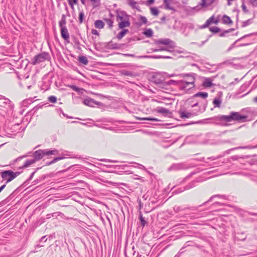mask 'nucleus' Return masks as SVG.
Segmentation results:
<instances>
[{
	"instance_id": "obj_1",
	"label": "nucleus",
	"mask_w": 257,
	"mask_h": 257,
	"mask_svg": "<svg viewBox=\"0 0 257 257\" xmlns=\"http://www.w3.org/2000/svg\"><path fill=\"white\" fill-rule=\"evenodd\" d=\"M247 116L245 115H241L238 112L232 111L229 115H218L201 120L204 123H207V121H214L216 124L227 125L226 122L232 121H236L240 122L246 121Z\"/></svg>"
},
{
	"instance_id": "obj_2",
	"label": "nucleus",
	"mask_w": 257,
	"mask_h": 257,
	"mask_svg": "<svg viewBox=\"0 0 257 257\" xmlns=\"http://www.w3.org/2000/svg\"><path fill=\"white\" fill-rule=\"evenodd\" d=\"M184 80L179 81H175L170 80L166 82V84L168 85H176L181 90H189L195 87V80L196 74L194 73H185L182 74Z\"/></svg>"
},
{
	"instance_id": "obj_3",
	"label": "nucleus",
	"mask_w": 257,
	"mask_h": 257,
	"mask_svg": "<svg viewBox=\"0 0 257 257\" xmlns=\"http://www.w3.org/2000/svg\"><path fill=\"white\" fill-rule=\"evenodd\" d=\"M58 154L59 151L56 149L52 150L48 149L39 150L34 152V160L36 162L41 160L45 156L56 155Z\"/></svg>"
},
{
	"instance_id": "obj_4",
	"label": "nucleus",
	"mask_w": 257,
	"mask_h": 257,
	"mask_svg": "<svg viewBox=\"0 0 257 257\" xmlns=\"http://www.w3.org/2000/svg\"><path fill=\"white\" fill-rule=\"evenodd\" d=\"M214 197H218L224 199H227V197L225 195H215L211 196L207 201L204 202L202 205H199L198 206L184 207L182 206H175L174 207V210L176 213H178L181 211L185 210L186 209H188L191 211H196L199 207L201 206L202 205L206 204L207 203L209 202H210Z\"/></svg>"
},
{
	"instance_id": "obj_5",
	"label": "nucleus",
	"mask_w": 257,
	"mask_h": 257,
	"mask_svg": "<svg viewBox=\"0 0 257 257\" xmlns=\"http://www.w3.org/2000/svg\"><path fill=\"white\" fill-rule=\"evenodd\" d=\"M20 174L19 172H14L12 170H5L1 172V177L3 181H6V184L8 183Z\"/></svg>"
},
{
	"instance_id": "obj_6",
	"label": "nucleus",
	"mask_w": 257,
	"mask_h": 257,
	"mask_svg": "<svg viewBox=\"0 0 257 257\" xmlns=\"http://www.w3.org/2000/svg\"><path fill=\"white\" fill-rule=\"evenodd\" d=\"M65 24L66 21L65 19H62L59 23V27L61 28V35L65 42L69 43V34Z\"/></svg>"
},
{
	"instance_id": "obj_7",
	"label": "nucleus",
	"mask_w": 257,
	"mask_h": 257,
	"mask_svg": "<svg viewBox=\"0 0 257 257\" xmlns=\"http://www.w3.org/2000/svg\"><path fill=\"white\" fill-rule=\"evenodd\" d=\"M50 58L48 53L43 52L36 55L31 59V64L35 65L41 62H44L45 60Z\"/></svg>"
},
{
	"instance_id": "obj_8",
	"label": "nucleus",
	"mask_w": 257,
	"mask_h": 257,
	"mask_svg": "<svg viewBox=\"0 0 257 257\" xmlns=\"http://www.w3.org/2000/svg\"><path fill=\"white\" fill-rule=\"evenodd\" d=\"M150 81L156 84H163L164 83V77L159 74H153L150 79Z\"/></svg>"
},
{
	"instance_id": "obj_9",
	"label": "nucleus",
	"mask_w": 257,
	"mask_h": 257,
	"mask_svg": "<svg viewBox=\"0 0 257 257\" xmlns=\"http://www.w3.org/2000/svg\"><path fill=\"white\" fill-rule=\"evenodd\" d=\"M20 124L16 123L14 125H11V127L10 128H8V131L6 133V134H0V136L1 137H4V136H6L10 137V136L12 135V133H19L20 129Z\"/></svg>"
},
{
	"instance_id": "obj_10",
	"label": "nucleus",
	"mask_w": 257,
	"mask_h": 257,
	"mask_svg": "<svg viewBox=\"0 0 257 257\" xmlns=\"http://www.w3.org/2000/svg\"><path fill=\"white\" fill-rule=\"evenodd\" d=\"M155 43L157 45L163 44L169 46L170 48L175 47V43L168 38L160 39L155 41Z\"/></svg>"
},
{
	"instance_id": "obj_11",
	"label": "nucleus",
	"mask_w": 257,
	"mask_h": 257,
	"mask_svg": "<svg viewBox=\"0 0 257 257\" xmlns=\"http://www.w3.org/2000/svg\"><path fill=\"white\" fill-rule=\"evenodd\" d=\"M189 168L186 164L183 163L173 164L169 168V171H178L181 170H186Z\"/></svg>"
},
{
	"instance_id": "obj_12",
	"label": "nucleus",
	"mask_w": 257,
	"mask_h": 257,
	"mask_svg": "<svg viewBox=\"0 0 257 257\" xmlns=\"http://www.w3.org/2000/svg\"><path fill=\"white\" fill-rule=\"evenodd\" d=\"M116 21H123L129 20V16L123 11H117Z\"/></svg>"
},
{
	"instance_id": "obj_13",
	"label": "nucleus",
	"mask_w": 257,
	"mask_h": 257,
	"mask_svg": "<svg viewBox=\"0 0 257 257\" xmlns=\"http://www.w3.org/2000/svg\"><path fill=\"white\" fill-rule=\"evenodd\" d=\"M83 104L87 106L94 107L95 105H100L102 103L91 98H87L83 100Z\"/></svg>"
},
{
	"instance_id": "obj_14",
	"label": "nucleus",
	"mask_w": 257,
	"mask_h": 257,
	"mask_svg": "<svg viewBox=\"0 0 257 257\" xmlns=\"http://www.w3.org/2000/svg\"><path fill=\"white\" fill-rule=\"evenodd\" d=\"M255 148H257V144L254 146L247 145V146H240V147H235V148H233L226 150V151H225L223 153V155H224L225 154H229L231 151H232L233 150H235L253 149H255Z\"/></svg>"
},
{
	"instance_id": "obj_15",
	"label": "nucleus",
	"mask_w": 257,
	"mask_h": 257,
	"mask_svg": "<svg viewBox=\"0 0 257 257\" xmlns=\"http://www.w3.org/2000/svg\"><path fill=\"white\" fill-rule=\"evenodd\" d=\"M15 197L14 192L12 193L8 197L5 199L0 202V206H4L7 204H9L10 202L13 201Z\"/></svg>"
},
{
	"instance_id": "obj_16",
	"label": "nucleus",
	"mask_w": 257,
	"mask_h": 257,
	"mask_svg": "<svg viewBox=\"0 0 257 257\" xmlns=\"http://www.w3.org/2000/svg\"><path fill=\"white\" fill-rule=\"evenodd\" d=\"M178 113L180 114V117L181 118H190L193 115H196V113H191V112H185L182 110H179L178 111Z\"/></svg>"
},
{
	"instance_id": "obj_17",
	"label": "nucleus",
	"mask_w": 257,
	"mask_h": 257,
	"mask_svg": "<svg viewBox=\"0 0 257 257\" xmlns=\"http://www.w3.org/2000/svg\"><path fill=\"white\" fill-rule=\"evenodd\" d=\"M11 100L6 97L0 95V106L4 107L6 105L10 104Z\"/></svg>"
},
{
	"instance_id": "obj_18",
	"label": "nucleus",
	"mask_w": 257,
	"mask_h": 257,
	"mask_svg": "<svg viewBox=\"0 0 257 257\" xmlns=\"http://www.w3.org/2000/svg\"><path fill=\"white\" fill-rule=\"evenodd\" d=\"M157 110L158 113L163 114L165 116H168L171 114V112L170 111L169 109L165 108L163 107H158L157 108Z\"/></svg>"
},
{
	"instance_id": "obj_19",
	"label": "nucleus",
	"mask_w": 257,
	"mask_h": 257,
	"mask_svg": "<svg viewBox=\"0 0 257 257\" xmlns=\"http://www.w3.org/2000/svg\"><path fill=\"white\" fill-rule=\"evenodd\" d=\"M51 177V175L50 174H44V175H43L39 177L36 180H35L33 182V183L34 184H38V183H41L42 181H43L45 179H46V178H47L48 177Z\"/></svg>"
},
{
	"instance_id": "obj_20",
	"label": "nucleus",
	"mask_w": 257,
	"mask_h": 257,
	"mask_svg": "<svg viewBox=\"0 0 257 257\" xmlns=\"http://www.w3.org/2000/svg\"><path fill=\"white\" fill-rule=\"evenodd\" d=\"M131 23L129 21V20L120 21L118 23V27L119 29H123L125 27H129L130 26Z\"/></svg>"
},
{
	"instance_id": "obj_21",
	"label": "nucleus",
	"mask_w": 257,
	"mask_h": 257,
	"mask_svg": "<svg viewBox=\"0 0 257 257\" xmlns=\"http://www.w3.org/2000/svg\"><path fill=\"white\" fill-rule=\"evenodd\" d=\"M253 34V33H251V34H247V35H244L243 36H242V37L240 38L239 39H238V40H237L235 42H234L228 48V50H227V51H230L231 50H232L234 47H235V44L236 43H237L238 41L246 38V37H249V36H252Z\"/></svg>"
},
{
	"instance_id": "obj_22",
	"label": "nucleus",
	"mask_w": 257,
	"mask_h": 257,
	"mask_svg": "<svg viewBox=\"0 0 257 257\" xmlns=\"http://www.w3.org/2000/svg\"><path fill=\"white\" fill-rule=\"evenodd\" d=\"M35 162H36L35 161L34 159L27 160H26L24 164L22 167H20V169H23L28 167L32 164L35 163Z\"/></svg>"
},
{
	"instance_id": "obj_23",
	"label": "nucleus",
	"mask_w": 257,
	"mask_h": 257,
	"mask_svg": "<svg viewBox=\"0 0 257 257\" xmlns=\"http://www.w3.org/2000/svg\"><path fill=\"white\" fill-rule=\"evenodd\" d=\"M121 44L113 43L112 42H110L108 43V47L112 49H119L121 48Z\"/></svg>"
},
{
	"instance_id": "obj_24",
	"label": "nucleus",
	"mask_w": 257,
	"mask_h": 257,
	"mask_svg": "<svg viewBox=\"0 0 257 257\" xmlns=\"http://www.w3.org/2000/svg\"><path fill=\"white\" fill-rule=\"evenodd\" d=\"M199 181L197 180H195L192 181L191 182L189 183L188 185H187L185 187L186 190L190 189L194 187H195L197 183Z\"/></svg>"
},
{
	"instance_id": "obj_25",
	"label": "nucleus",
	"mask_w": 257,
	"mask_h": 257,
	"mask_svg": "<svg viewBox=\"0 0 257 257\" xmlns=\"http://www.w3.org/2000/svg\"><path fill=\"white\" fill-rule=\"evenodd\" d=\"M144 35L147 38H150L153 36V30L149 28V29H146L144 32Z\"/></svg>"
},
{
	"instance_id": "obj_26",
	"label": "nucleus",
	"mask_w": 257,
	"mask_h": 257,
	"mask_svg": "<svg viewBox=\"0 0 257 257\" xmlns=\"http://www.w3.org/2000/svg\"><path fill=\"white\" fill-rule=\"evenodd\" d=\"M122 29V30L116 36V38L118 40L121 39L124 36V35L129 32L128 29Z\"/></svg>"
},
{
	"instance_id": "obj_27",
	"label": "nucleus",
	"mask_w": 257,
	"mask_h": 257,
	"mask_svg": "<svg viewBox=\"0 0 257 257\" xmlns=\"http://www.w3.org/2000/svg\"><path fill=\"white\" fill-rule=\"evenodd\" d=\"M222 22L225 24H231L232 23V21H231L230 18L227 15H224L222 17Z\"/></svg>"
},
{
	"instance_id": "obj_28",
	"label": "nucleus",
	"mask_w": 257,
	"mask_h": 257,
	"mask_svg": "<svg viewBox=\"0 0 257 257\" xmlns=\"http://www.w3.org/2000/svg\"><path fill=\"white\" fill-rule=\"evenodd\" d=\"M78 60L80 63L85 65H87L88 63V60L87 57L84 56H79Z\"/></svg>"
},
{
	"instance_id": "obj_29",
	"label": "nucleus",
	"mask_w": 257,
	"mask_h": 257,
	"mask_svg": "<svg viewBox=\"0 0 257 257\" xmlns=\"http://www.w3.org/2000/svg\"><path fill=\"white\" fill-rule=\"evenodd\" d=\"M95 27L98 29H102L104 26V22L101 20H96L94 23Z\"/></svg>"
},
{
	"instance_id": "obj_30",
	"label": "nucleus",
	"mask_w": 257,
	"mask_h": 257,
	"mask_svg": "<svg viewBox=\"0 0 257 257\" xmlns=\"http://www.w3.org/2000/svg\"><path fill=\"white\" fill-rule=\"evenodd\" d=\"M221 103V100L219 97H215L213 100V104L215 107H219Z\"/></svg>"
},
{
	"instance_id": "obj_31",
	"label": "nucleus",
	"mask_w": 257,
	"mask_h": 257,
	"mask_svg": "<svg viewBox=\"0 0 257 257\" xmlns=\"http://www.w3.org/2000/svg\"><path fill=\"white\" fill-rule=\"evenodd\" d=\"M129 1V5L132 7L133 9H135L137 10L138 11H140V8L139 6H137V2H136L134 0H128Z\"/></svg>"
},
{
	"instance_id": "obj_32",
	"label": "nucleus",
	"mask_w": 257,
	"mask_h": 257,
	"mask_svg": "<svg viewBox=\"0 0 257 257\" xmlns=\"http://www.w3.org/2000/svg\"><path fill=\"white\" fill-rule=\"evenodd\" d=\"M208 96V93L206 92H199L193 95L194 97H201L203 98H206Z\"/></svg>"
},
{
	"instance_id": "obj_33",
	"label": "nucleus",
	"mask_w": 257,
	"mask_h": 257,
	"mask_svg": "<svg viewBox=\"0 0 257 257\" xmlns=\"http://www.w3.org/2000/svg\"><path fill=\"white\" fill-rule=\"evenodd\" d=\"M205 87H210L213 85L212 82L210 78H206L203 82Z\"/></svg>"
},
{
	"instance_id": "obj_34",
	"label": "nucleus",
	"mask_w": 257,
	"mask_h": 257,
	"mask_svg": "<svg viewBox=\"0 0 257 257\" xmlns=\"http://www.w3.org/2000/svg\"><path fill=\"white\" fill-rule=\"evenodd\" d=\"M206 1L207 0H201L200 5L202 7H206L207 6H210L214 3V0H211L208 3H207Z\"/></svg>"
},
{
	"instance_id": "obj_35",
	"label": "nucleus",
	"mask_w": 257,
	"mask_h": 257,
	"mask_svg": "<svg viewBox=\"0 0 257 257\" xmlns=\"http://www.w3.org/2000/svg\"><path fill=\"white\" fill-rule=\"evenodd\" d=\"M235 237L236 238H237V240H244L246 238V236L244 234L243 232H241L240 233H237V235H236Z\"/></svg>"
},
{
	"instance_id": "obj_36",
	"label": "nucleus",
	"mask_w": 257,
	"mask_h": 257,
	"mask_svg": "<svg viewBox=\"0 0 257 257\" xmlns=\"http://www.w3.org/2000/svg\"><path fill=\"white\" fill-rule=\"evenodd\" d=\"M121 74L124 76H134V74L133 72L130 71L123 70L121 71Z\"/></svg>"
},
{
	"instance_id": "obj_37",
	"label": "nucleus",
	"mask_w": 257,
	"mask_h": 257,
	"mask_svg": "<svg viewBox=\"0 0 257 257\" xmlns=\"http://www.w3.org/2000/svg\"><path fill=\"white\" fill-rule=\"evenodd\" d=\"M139 219L141 222V225L143 227H144L145 225L147 224V221L145 220V218L143 216L141 212H140L139 214Z\"/></svg>"
},
{
	"instance_id": "obj_38",
	"label": "nucleus",
	"mask_w": 257,
	"mask_h": 257,
	"mask_svg": "<svg viewBox=\"0 0 257 257\" xmlns=\"http://www.w3.org/2000/svg\"><path fill=\"white\" fill-rule=\"evenodd\" d=\"M139 22L140 23V25L143 24H146L148 22L147 18L143 16H140L139 18Z\"/></svg>"
},
{
	"instance_id": "obj_39",
	"label": "nucleus",
	"mask_w": 257,
	"mask_h": 257,
	"mask_svg": "<svg viewBox=\"0 0 257 257\" xmlns=\"http://www.w3.org/2000/svg\"><path fill=\"white\" fill-rule=\"evenodd\" d=\"M171 0H164V4L165 6V8L167 10H173V8L170 6V3Z\"/></svg>"
},
{
	"instance_id": "obj_40",
	"label": "nucleus",
	"mask_w": 257,
	"mask_h": 257,
	"mask_svg": "<svg viewBox=\"0 0 257 257\" xmlns=\"http://www.w3.org/2000/svg\"><path fill=\"white\" fill-rule=\"evenodd\" d=\"M84 18V13L83 11H81L79 12V17H78L79 22L80 24H81L83 22Z\"/></svg>"
},
{
	"instance_id": "obj_41",
	"label": "nucleus",
	"mask_w": 257,
	"mask_h": 257,
	"mask_svg": "<svg viewBox=\"0 0 257 257\" xmlns=\"http://www.w3.org/2000/svg\"><path fill=\"white\" fill-rule=\"evenodd\" d=\"M139 58H154V59H160V58H163V56H161V55H157V56H148V55H145V56H139Z\"/></svg>"
},
{
	"instance_id": "obj_42",
	"label": "nucleus",
	"mask_w": 257,
	"mask_h": 257,
	"mask_svg": "<svg viewBox=\"0 0 257 257\" xmlns=\"http://www.w3.org/2000/svg\"><path fill=\"white\" fill-rule=\"evenodd\" d=\"M186 190L185 186L184 187H179L172 192L173 194H178Z\"/></svg>"
},
{
	"instance_id": "obj_43",
	"label": "nucleus",
	"mask_w": 257,
	"mask_h": 257,
	"mask_svg": "<svg viewBox=\"0 0 257 257\" xmlns=\"http://www.w3.org/2000/svg\"><path fill=\"white\" fill-rule=\"evenodd\" d=\"M151 12L152 15L157 16L159 13V11L156 8L152 7L151 8Z\"/></svg>"
},
{
	"instance_id": "obj_44",
	"label": "nucleus",
	"mask_w": 257,
	"mask_h": 257,
	"mask_svg": "<svg viewBox=\"0 0 257 257\" xmlns=\"http://www.w3.org/2000/svg\"><path fill=\"white\" fill-rule=\"evenodd\" d=\"M209 30L211 32H212L213 33H217L218 32H220L221 31L220 29L217 27H210Z\"/></svg>"
},
{
	"instance_id": "obj_45",
	"label": "nucleus",
	"mask_w": 257,
	"mask_h": 257,
	"mask_svg": "<svg viewBox=\"0 0 257 257\" xmlns=\"http://www.w3.org/2000/svg\"><path fill=\"white\" fill-rule=\"evenodd\" d=\"M104 20L108 25L109 28L111 29L113 27V20L110 19H105Z\"/></svg>"
},
{
	"instance_id": "obj_46",
	"label": "nucleus",
	"mask_w": 257,
	"mask_h": 257,
	"mask_svg": "<svg viewBox=\"0 0 257 257\" xmlns=\"http://www.w3.org/2000/svg\"><path fill=\"white\" fill-rule=\"evenodd\" d=\"M42 107V105H38L36 106L35 107H34L33 109H32L29 112L32 113L33 114H34L39 109L41 108Z\"/></svg>"
},
{
	"instance_id": "obj_47",
	"label": "nucleus",
	"mask_w": 257,
	"mask_h": 257,
	"mask_svg": "<svg viewBox=\"0 0 257 257\" xmlns=\"http://www.w3.org/2000/svg\"><path fill=\"white\" fill-rule=\"evenodd\" d=\"M252 22V20L251 19H248L246 21H243L242 23V24H241V27L242 28L243 27H245L248 25H249Z\"/></svg>"
},
{
	"instance_id": "obj_48",
	"label": "nucleus",
	"mask_w": 257,
	"mask_h": 257,
	"mask_svg": "<svg viewBox=\"0 0 257 257\" xmlns=\"http://www.w3.org/2000/svg\"><path fill=\"white\" fill-rule=\"evenodd\" d=\"M69 5L72 9H73L74 5H77L78 3V0H67Z\"/></svg>"
},
{
	"instance_id": "obj_49",
	"label": "nucleus",
	"mask_w": 257,
	"mask_h": 257,
	"mask_svg": "<svg viewBox=\"0 0 257 257\" xmlns=\"http://www.w3.org/2000/svg\"><path fill=\"white\" fill-rule=\"evenodd\" d=\"M234 30V29H233V28L225 30L223 32L220 33L219 34V36L220 37H224V36H225L226 34L229 33Z\"/></svg>"
},
{
	"instance_id": "obj_50",
	"label": "nucleus",
	"mask_w": 257,
	"mask_h": 257,
	"mask_svg": "<svg viewBox=\"0 0 257 257\" xmlns=\"http://www.w3.org/2000/svg\"><path fill=\"white\" fill-rule=\"evenodd\" d=\"M48 99L49 101L51 103H55L57 101V98L54 95L50 96Z\"/></svg>"
},
{
	"instance_id": "obj_51",
	"label": "nucleus",
	"mask_w": 257,
	"mask_h": 257,
	"mask_svg": "<svg viewBox=\"0 0 257 257\" xmlns=\"http://www.w3.org/2000/svg\"><path fill=\"white\" fill-rule=\"evenodd\" d=\"M64 158H65V157H59L55 158L53 160L51 161V163H52V164H53L56 163L57 162H58L60 160H61Z\"/></svg>"
},
{
	"instance_id": "obj_52",
	"label": "nucleus",
	"mask_w": 257,
	"mask_h": 257,
	"mask_svg": "<svg viewBox=\"0 0 257 257\" xmlns=\"http://www.w3.org/2000/svg\"><path fill=\"white\" fill-rule=\"evenodd\" d=\"M39 168H37L34 172H33L31 174V175L30 176L29 178L28 179V180L24 183L25 184L27 183H28L30 181H31L32 178H33L34 177V174H35V173L36 172L37 170H38Z\"/></svg>"
},
{
	"instance_id": "obj_53",
	"label": "nucleus",
	"mask_w": 257,
	"mask_h": 257,
	"mask_svg": "<svg viewBox=\"0 0 257 257\" xmlns=\"http://www.w3.org/2000/svg\"><path fill=\"white\" fill-rule=\"evenodd\" d=\"M92 3V5L94 7L98 6L100 4V0H90Z\"/></svg>"
},
{
	"instance_id": "obj_54",
	"label": "nucleus",
	"mask_w": 257,
	"mask_h": 257,
	"mask_svg": "<svg viewBox=\"0 0 257 257\" xmlns=\"http://www.w3.org/2000/svg\"><path fill=\"white\" fill-rule=\"evenodd\" d=\"M142 119L150 120V121H159V120L157 118L151 117L143 118H142Z\"/></svg>"
},
{
	"instance_id": "obj_55",
	"label": "nucleus",
	"mask_w": 257,
	"mask_h": 257,
	"mask_svg": "<svg viewBox=\"0 0 257 257\" xmlns=\"http://www.w3.org/2000/svg\"><path fill=\"white\" fill-rule=\"evenodd\" d=\"M152 52H156L158 51H164L165 50H167V48L165 47H162L159 48V49H152Z\"/></svg>"
},
{
	"instance_id": "obj_56",
	"label": "nucleus",
	"mask_w": 257,
	"mask_h": 257,
	"mask_svg": "<svg viewBox=\"0 0 257 257\" xmlns=\"http://www.w3.org/2000/svg\"><path fill=\"white\" fill-rule=\"evenodd\" d=\"M137 164V166H136L135 167H137V168L141 169V170H144L150 173V172L149 171H147L145 166H144L143 165H142L141 164Z\"/></svg>"
},
{
	"instance_id": "obj_57",
	"label": "nucleus",
	"mask_w": 257,
	"mask_h": 257,
	"mask_svg": "<svg viewBox=\"0 0 257 257\" xmlns=\"http://www.w3.org/2000/svg\"><path fill=\"white\" fill-rule=\"evenodd\" d=\"M100 161L101 162H112V163L118 162L117 161L112 160H109V159H102L100 160Z\"/></svg>"
},
{
	"instance_id": "obj_58",
	"label": "nucleus",
	"mask_w": 257,
	"mask_h": 257,
	"mask_svg": "<svg viewBox=\"0 0 257 257\" xmlns=\"http://www.w3.org/2000/svg\"><path fill=\"white\" fill-rule=\"evenodd\" d=\"M214 20L213 16L211 17L210 18H209L206 21V23H207V25L208 26L211 24L213 22V21Z\"/></svg>"
},
{
	"instance_id": "obj_59",
	"label": "nucleus",
	"mask_w": 257,
	"mask_h": 257,
	"mask_svg": "<svg viewBox=\"0 0 257 257\" xmlns=\"http://www.w3.org/2000/svg\"><path fill=\"white\" fill-rule=\"evenodd\" d=\"M241 8H242V11L244 12V13H248V10L244 4V2H242V5H241Z\"/></svg>"
},
{
	"instance_id": "obj_60",
	"label": "nucleus",
	"mask_w": 257,
	"mask_h": 257,
	"mask_svg": "<svg viewBox=\"0 0 257 257\" xmlns=\"http://www.w3.org/2000/svg\"><path fill=\"white\" fill-rule=\"evenodd\" d=\"M32 102V100L31 99H26V100H25L23 101V105H26V104L27 103H31Z\"/></svg>"
},
{
	"instance_id": "obj_61",
	"label": "nucleus",
	"mask_w": 257,
	"mask_h": 257,
	"mask_svg": "<svg viewBox=\"0 0 257 257\" xmlns=\"http://www.w3.org/2000/svg\"><path fill=\"white\" fill-rule=\"evenodd\" d=\"M240 157L239 156L237 155H234L230 157V158L228 159H232V160H238Z\"/></svg>"
},
{
	"instance_id": "obj_62",
	"label": "nucleus",
	"mask_w": 257,
	"mask_h": 257,
	"mask_svg": "<svg viewBox=\"0 0 257 257\" xmlns=\"http://www.w3.org/2000/svg\"><path fill=\"white\" fill-rule=\"evenodd\" d=\"M70 87L75 91H78L79 90V88L75 85H70Z\"/></svg>"
},
{
	"instance_id": "obj_63",
	"label": "nucleus",
	"mask_w": 257,
	"mask_h": 257,
	"mask_svg": "<svg viewBox=\"0 0 257 257\" xmlns=\"http://www.w3.org/2000/svg\"><path fill=\"white\" fill-rule=\"evenodd\" d=\"M248 84H247V83H244V84H243V85L240 87V90H241V91H243V90H244V89L246 87H247V86H248Z\"/></svg>"
},
{
	"instance_id": "obj_64",
	"label": "nucleus",
	"mask_w": 257,
	"mask_h": 257,
	"mask_svg": "<svg viewBox=\"0 0 257 257\" xmlns=\"http://www.w3.org/2000/svg\"><path fill=\"white\" fill-rule=\"evenodd\" d=\"M52 214H53V217H57L58 216H59L61 214H63L60 212H56L52 213Z\"/></svg>"
}]
</instances>
